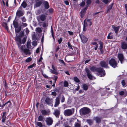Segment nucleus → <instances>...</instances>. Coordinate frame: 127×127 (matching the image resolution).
Returning a JSON list of instances; mask_svg holds the SVG:
<instances>
[{
	"label": "nucleus",
	"mask_w": 127,
	"mask_h": 127,
	"mask_svg": "<svg viewBox=\"0 0 127 127\" xmlns=\"http://www.w3.org/2000/svg\"><path fill=\"white\" fill-rule=\"evenodd\" d=\"M91 70L93 71H94L96 70L98 73V75L100 77L104 76L105 75V71L101 68L96 69L95 67H93L91 68Z\"/></svg>",
	"instance_id": "f257e3e1"
},
{
	"label": "nucleus",
	"mask_w": 127,
	"mask_h": 127,
	"mask_svg": "<svg viewBox=\"0 0 127 127\" xmlns=\"http://www.w3.org/2000/svg\"><path fill=\"white\" fill-rule=\"evenodd\" d=\"M46 18V15L44 14H41L37 17V19L38 21V25L41 26L42 21H45Z\"/></svg>",
	"instance_id": "f03ea898"
},
{
	"label": "nucleus",
	"mask_w": 127,
	"mask_h": 127,
	"mask_svg": "<svg viewBox=\"0 0 127 127\" xmlns=\"http://www.w3.org/2000/svg\"><path fill=\"white\" fill-rule=\"evenodd\" d=\"M90 19H86L84 21L83 31H86L88 26H90L92 25V22Z\"/></svg>",
	"instance_id": "7ed1b4c3"
},
{
	"label": "nucleus",
	"mask_w": 127,
	"mask_h": 127,
	"mask_svg": "<svg viewBox=\"0 0 127 127\" xmlns=\"http://www.w3.org/2000/svg\"><path fill=\"white\" fill-rule=\"evenodd\" d=\"M24 13L23 8L21 6H20L19 7L17 11L16 15L18 17H19L22 16L24 14Z\"/></svg>",
	"instance_id": "20e7f679"
},
{
	"label": "nucleus",
	"mask_w": 127,
	"mask_h": 127,
	"mask_svg": "<svg viewBox=\"0 0 127 127\" xmlns=\"http://www.w3.org/2000/svg\"><path fill=\"white\" fill-rule=\"evenodd\" d=\"M109 64L114 68L117 67V63L115 60L113 58L111 59L109 61Z\"/></svg>",
	"instance_id": "39448f33"
},
{
	"label": "nucleus",
	"mask_w": 127,
	"mask_h": 127,
	"mask_svg": "<svg viewBox=\"0 0 127 127\" xmlns=\"http://www.w3.org/2000/svg\"><path fill=\"white\" fill-rule=\"evenodd\" d=\"M74 112V110L72 109H66L64 111V114L65 116H68L72 115Z\"/></svg>",
	"instance_id": "423d86ee"
},
{
	"label": "nucleus",
	"mask_w": 127,
	"mask_h": 127,
	"mask_svg": "<svg viewBox=\"0 0 127 127\" xmlns=\"http://www.w3.org/2000/svg\"><path fill=\"white\" fill-rule=\"evenodd\" d=\"M82 113L84 115L89 113L90 111V109L87 107H84L82 109Z\"/></svg>",
	"instance_id": "0eeeda50"
},
{
	"label": "nucleus",
	"mask_w": 127,
	"mask_h": 127,
	"mask_svg": "<svg viewBox=\"0 0 127 127\" xmlns=\"http://www.w3.org/2000/svg\"><path fill=\"white\" fill-rule=\"evenodd\" d=\"M45 101L47 104L52 106H53V101L52 99L48 97L46 98L45 99Z\"/></svg>",
	"instance_id": "6e6552de"
},
{
	"label": "nucleus",
	"mask_w": 127,
	"mask_h": 127,
	"mask_svg": "<svg viewBox=\"0 0 127 127\" xmlns=\"http://www.w3.org/2000/svg\"><path fill=\"white\" fill-rule=\"evenodd\" d=\"M118 57L121 63L122 64L124 60V57L123 54L122 53H118Z\"/></svg>",
	"instance_id": "1a4fd4ad"
},
{
	"label": "nucleus",
	"mask_w": 127,
	"mask_h": 127,
	"mask_svg": "<svg viewBox=\"0 0 127 127\" xmlns=\"http://www.w3.org/2000/svg\"><path fill=\"white\" fill-rule=\"evenodd\" d=\"M53 121L52 118L50 117L47 118L46 120V122L47 125H51L52 124Z\"/></svg>",
	"instance_id": "9d476101"
},
{
	"label": "nucleus",
	"mask_w": 127,
	"mask_h": 127,
	"mask_svg": "<svg viewBox=\"0 0 127 127\" xmlns=\"http://www.w3.org/2000/svg\"><path fill=\"white\" fill-rule=\"evenodd\" d=\"M100 64L101 66L102 67L106 68L108 67V63L107 61H101L100 63Z\"/></svg>",
	"instance_id": "9b49d317"
},
{
	"label": "nucleus",
	"mask_w": 127,
	"mask_h": 127,
	"mask_svg": "<svg viewBox=\"0 0 127 127\" xmlns=\"http://www.w3.org/2000/svg\"><path fill=\"white\" fill-rule=\"evenodd\" d=\"M85 71L87 73V76L88 78L90 80L92 79L93 76L91 74L90 70L87 68L85 69Z\"/></svg>",
	"instance_id": "f8f14e48"
},
{
	"label": "nucleus",
	"mask_w": 127,
	"mask_h": 127,
	"mask_svg": "<svg viewBox=\"0 0 127 127\" xmlns=\"http://www.w3.org/2000/svg\"><path fill=\"white\" fill-rule=\"evenodd\" d=\"M80 37L83 43H85L87 42L88 39L85 36L82 35H80Z\"/></svg>",
	"instance_id": "ddd939ff"
},
{
	"label": "nucleus",
	"mask_w": 127,
	"mask_h": 127,
	"mask_svg": "<svg viewBox=\"0 0 127 127\" xmlns=\"http://www.w3.org/2000/svg\"><path fill=\"white\" fill-rule=\"evenodd\" d=\"M53 114L56 117L58 118L60 114V111L57 109H55L54 112Z\"/></svg>",
	"instance_id": "4468645a"
},
{
	"label": "nucleus",
	"mask_w": 127,
	"mask_h": 127,
	"mask_svg": "<svg viewBox=\"0 0 127 127\" xmlns=\"http://www.w3.org/2000/svg\"><path fill=\"white\" fill-rule=\"evenodd\" d=\"M88 7V6H87L85 8L83 9L80 12L81 14V17L82 18L84 16V14L86 12V10L87 9V8Z\"/></svg>",
	"instance_id": "2eb2a0df"
},
{
	"label": "nucleus",
	"mask_w": 127,
	"mask_h": 127,
	"mask_svg": "<svg viewBox=\"0 0 127 127\" xmlns=\"http://www.w3.org/2000/svg\"><path fill=\"white\" fill-rule=\"evenodd\" d=\"M16 40L18 47H20L22 44L21 39L19 37H17L16 38Z\"/></svg>",
	"instance_id": "dca6fc26"
},
{
	"label": "nucleus",
	"mask_w": 127,
	"mask_h": 127,
	"mask_svg": "<svg viewBox=\"0 0 127 127\" xmlns=\"http://www.w3.org/2000/svg\"><path fill=\"white\" fill-rule=\"evenodd\" d=\"M23 52V53L24 54L26 55H30L31 53V52L30 50L29 49L27 48L24 49V51Z\"/></svg>",
	"instance_id": "f3484780"
},
{
	"label": "nucleus",
	"mask_w": 127,
	"mask_h": 127,
	"mask_svg": "<svg viewBox=\"0 0 127 127\" xmlns=\"http://www.w3.org/2000/svg\"><path fill=\"white\" fill-rule=\"evenodd\" d=\"M60 104V99L59 97H56L55 99V102L54 105L55 107H56L58 106Z\"/></svg>",
	"instance_id": "a211bd4d"
},
{
	"label": "nucleus",
	"mask_w": 127,
	"mask_h": 127,
	"mask_svg": "<svg viewBox=\"0 0 127 127\" xmlns=\"http://www.w3.org/2000/svg\"><path fill=\"white\" fill-rule=\"evenodd\" d=\"M112 27L115 31L116 33H117L118 32L119 29L120 27L118 26L117 27H116L114 26H112Z\"/></svg>",
	"instance_id": "6ab92c4d"
},
{
	"label": "nucleus",
	"mask_w": 127,
	"mask_h": 127,
	"mask_svg": "<svg viewBox=\"0 0 127 127\" xmlns=\"http://www.w3.org/2000/svg\"><path fill=\"white\" fill-rule=\"evenodd\" d=\"M50 111L47 112L46 110H43L41 111V113L43 115H49Z\"/></svg>",
	"instance_id": "aec40b11"
},
{
	"label": "nucleus",
	"mask_w": 127,
	"mask_h": 127,
	"mask_svg": "<svg viewBox=\"0 0 127 127\" xmlns=\"http://www.w3.org/2000/svg\"><path fill=\"white\" fill-rule=\"evenodd\" d=\"M6 112H4L3 113V114L2 115V122L3 123H4L5 122V119L6 118Z\"/></svg>",
	"instance_id": "412c9836"
},
{
	"label": "nucleus",
	"mask_w": 127,
	"mask_h": 127,
	"mask_svg": "<svg viewBox=\"0 0 127 127\" xmlns=\"http://www.w3.org/2000/svg\"><path fill=\"white\" fill-rule=\"evenodd\" d=\"M121 47L122 49H126L127 48V44L125 42H123L121 44Z\"/></svg>",
	"instance_id": "4be33fe9"
},
{
	"label": "nucleus",
	"mask_w": 127,
	"mask_h": 127,
	"mask_svg": "<svg viewBox=\"0 0 127 127\" xmlns=\"http://www.w3.org/2000/svg\"><path fill=\"white\" fill-rule=\"evenodd\" d=\"M94 120L96 121V123H99L100 122L101 119L100 117H96L94 118Z\"/></svg>",
	"instance_id": "5701e85b"
},
{
	"label": "nucleus",
	"mask_w": 127,
	"mask_h": 127,
	"mask_svg": "<svg viewBox=\"0 0 127 127\" xmlns=\"http://www.w3.org/2000/svg\"><path fill=\"white\" fill-rule=\"evenodd\" d=\"M38 119L39 121H43L45 120V118L44 116L41 115L38 117Z\"/></svg>",
	"instance_id": "b1692460"
},
{
	"label": "nucleus",
	"mask_w": 127,
	"mask_h": 127,
	"mask_svg": "<svg viewBox=\"0 0 127 127\" xmlns=\"http://www.w3.org/2000/svg\"><path fill=\"white\" fill-rule=\"evenodd\" d=\"M113 5V4H112L111 5H109V6L106 9V11L107 13L109 12L111 9Z\"/></svg>",
	"instance_id": "393cba45"
},
{
	"label": "nucleus",
	"mask_w": 127,
	"mask_h": 127,
	"mask_svg": "<svg viewBox=\"0 0 127 127\" xmlns=\"http://www.w3.org/2000/svg\"><path fill=\"white\" fill-rule=\"evenodd\" d=\"M86 121L89 125H92L93 123V121L91 119L87 120Z\"/></svg>",
	"instance_id": "a878e982"
},
{
	"label": "nucleus",
	"mask_w": 127,
	"mask_h": 127,
	"mask_svg": "<svg viewBox=\"0 0 127 127\" xmlns=\"http://www.w3.org/2000/svg\"><path fill=\"white\" fill-rule=\"evenodd\" d=\"M19 49H21L23 52L24 51V49H26L25 46L24 45H22L21 46H20V47H18Z\"/></svg>",
	"instance_id": "bb28decb"
},
{
	"label": "nucleus",
	"mask_w": 127,
	"mask_h": 127,
	"mask_svg": "<svg viewBox=\"0 0 127 127\" xmlns=\"http://www.w3.org/2000/svg\"><path fill=\"white\" fill-rule=\"evenodd\" d=\"M83 88L85 90H87L88 88V85L86 84H83Z\"/></svg>",
	"instance_id": "cd10ccee"
},
{
	"label": "nucleus",
	"mask_w": 127,
	"mask_h": 127,
	"mask_svg": "<svg viewBox=\"0 0 127 127\" xmlns=\"http://www.w3.org/2000/svg\"><path fill=\"white\" fill-rule=\"evenodd\" d=\"M41 4V3L40 1H38L36 2V4H35L34 6L35 7H37L39 6Z\"/></svg>",
	"instance_id": "c85d7f7f"
},
{
	"label": "nucleus",
	"mask_w": 127,
	"mask_h": 127,
	"mask_svg": "<svg viewBox=\"0 0 127 127\" xmlns=\"http://www.w3.org/2000/svg\"><path fill=\"white\" fill-rule=\"evenodd\" d=\"M27 6V4L26 2L23 1L22 3L21 6L23 7L24 8H25Z\"/></svg>",
	"instance_id": "c756f323"
},
{
	"label": "nucleus",
	"mask_w": 127,
	"mask_h": 127,
	"mask_svg": "<svg viewBox=\"0 0 127 127\" xmlns=\"http://www.w3.org/2000/svg\"><path fill=\"white\" fill-rule=\"evenodd\" d=\"M80 122L79 121L76 122L75 124V127H80Z\"/></svg>",
	"instance_id": "7c9ffc66"
},
{
	"label": "nucleus",
	"mask_w": 127,
	"mask_h": 127,
	"mask_svg": "<svg viewBox=\"0 0 127 127\" xmlns=\"http://www.w3.org/2000/svg\"><path fill=\"white\" fill-rule=\"evenodd\" d=\"M99 44L100 45L99 46V49L100 51L101 52L102 51V48L103 46V44L102 42H100L99 43Z\"/></svg>",
	"instance_id": "2f4dec72"
},
{
	"label": "nucleus",
	"mask_w": 127,
	"mask_h": 127,
	"mask_svg": "<svg viewBox=\"0 0 127 127\" xmlns=\"http://www.w3.org/2000/svg\"><path fill=\"white\" fill-rule=\"evenodd\" d=\"M15 28L16 33V35H17V33H18L20 31L21 28V27H19V28Z\"/></svg>",
	"instance_id": "473e14b6"
},
{
	"label": "nucleus",
	"mask_w": 127,
	"mask_h": 127,
	"mask_svg": "<svg viewBox=\"0 0 127 127\" xmlns=\"http://www.w3.org/2000/svg\"><path fill=\"white\" fill-rule=\"evenodd\" d=\"M13 24L15 28H17L18 26V23L17 22L14 21L13 22Z\"/></svg>",
	"instance_id": "72a5a7b5"
},
{
	"label": "nucleus",
	"mask_w": 127,
	"mask_h": 127,
	"mask_svg": "<svg viewBox=\"0 0 127 127\" xmlns=\"http://www.w3.org/2000/svg\"><path fill=\"white\" fill-rule=\"evenodd\" d=\"M35 31L36 32L39 33H40L42 32L41 29L39 27L36 28L35 29Z\"/></svg>",
	"instance_id": "f704fd0d"
},
{
	"label": "nucleus",
	"mask_w": 127,
	"mask_h": 127,
	"mask_svg": "<svg viewBox=\"0 0 127 127\" xmlns=\"http://www.w3.org/2000/svg\"><path fill=\"white\" fill-rule=\"evenodd\" d=\"M44 6L45 8L46 9H47L49 8V6L48 4V3L46 1L45 2L44 4Z\"/></svg>",
	"instance_id": "c9c22d12"
},
{
	"label": "nucleus",
	"mask_w": 127,
	"mask_h": 127,
	"mask_svg": "<svg viewBox=\"0 0 127 127\" xmlns=\"http://www.w3.org/2000/svg\"><path fill=\"white\" fill-rule=\"evenodd\" d=\"M112 34V33H110L107 36V38L108 39H112L113 38V37L111 35Z\"/></svg>",
	"instance_id": "e433bc0d"
},
{
	"label": "nucleus",
	"mask_w": 127,
	"mask_h": 127,
	"mask_svg": "<svg viewBox=\"0 0 127 127\" xmlns=\"http://www.w3.org/2000/svg\"><path fill=\"white\" fill-rule=\"evenodd\" d=\"M6 105L7 106H8V107H10L11 105L10 101H8L7 103L5 104L4 105Z\"/></svg>",
	"instance_id": "4c0bfd02"
},
{
	"label": "nucleus",
	"mask_w": 127,
	"mask_h": 127,
	"mask_svg": "<svg viewBox=\"0 0 127 127\" xmlns=\"http://www.w3.org/2000/svg\"><path fill=\"white\" fill-rule=\"evenodd\" d=\"M48 24L45 22H43L42 24V26L44 28L46 27L47 26Z\"/></svg>",
	"instance_id": "58836bf2"
},
{
	"label": "nucleus",
	"mask_w": 127,
	"mask_h": 127,
	"mask_svg": "<svg viewBox=\"0 0 127 127\" xmlns=\"http://www.w3.org/2000/svg\"><path fill=\"white\" fill-rule=\"evenodd\" d=\"M32 58L31 57H29L26 60V62L27 63L29 62L32 60Z\"/></svg>",
	"instance_id": "ea45409f"
},
{
	"label": "nucleus",
	"mask_w": 127,
	"mask_h": 127,
	"mask_svg": "<svg viewBox=\"0 0 127 127\" xmlns=\"http://www.w3.org/2000/svg\"><path fill=\"white\" fill-rule=\"evenodd\" d=\"M74 80L77 83H79L80 82V80L76 77H74Z\"/></svg>",
	"instance_id": "a19ab883"
},
{
	"label": "nucleus",
	"mask_w": 127,
	"mask_h": 127,
	"mask_svg": "<svg viewBox=\"0 0 127 127\" xmlns=\"http://www.w3.org/2000/svg\"><path fill=\"white\" fill-rule=\"evenodd\" d=\"M68 86V83L66 81H65L64 82V86L65 87H67Z\"/></svg>",
	"instance_id": "79ce46f5"
},
{
	"label": "nucleus",
	"mask_w": 127,
	"mask_h": 127,
	"mask_svg": "<svg viewBox=\"0 0 127 127\" xmlns=\"http://www.w3.org/2000/svg\"><path fill=\"white\" fill-rule=\"evenodd\" d=\"M37 125L40 127H42L43 125L40 122H38L37 123Z\"/></svg>",
	"instance_id": "37998d69"
},
{
	"label": "nucleus",
	"mask_w": 127,
	"mask_h": 127,
	"mask_svg": "<svg viewBox=\"0 0 127 127\" xmlns=\"http://www.w3.org/2000/svg\"><path fill=\"white\" fill-rule=\"evenodd\" d=\"M50 71L51 73H54L55 74H57V72L54 70L50 69Z\"/></svg>",
	"instance_id": "c03bdc74"
},
{
	"label": "nucleus",
	"mask_w": 127,
	"mask_h": 127,
	"mask_svg": "<svg viewBox=\"0 0 127 127\" xmlns=\"http://www.w3.org/2000/svg\"><path fill=\"white\" fill-rule=\"evenodd\" d=\"M27 25V24L26 23H22L21 24V26H22L23 27H26Z\"/></svg>",
	"instance_id": "a18cd8bd"
},
{
	"label": "nucleus",
	"mask_w": 127,
	"mask_h": 127,
	"mask_svg": "<svg viewBox=\"0 0 127 127\" xmlns=\"http://www.w3.org/2000/svg\"><path fill=\"white\" fill-rule=\"evenodd\" d=\"M32 45L34 46H36L37 45V42L36 41H33L32 43Z\"/></svg>",
	"instance_id": "49530a36"
},
{
	"label": "nucleus",
	"mask_w": 127,
	"mask_h": 127,
	"mask_svg": "<svg viewBox=\"0 0 127 127\" xmlns=\"http://www.w3.org/2000/svg\"><path fill=\"white\" fill-rule=\"evenodd\" d=\"M65 98L63 95L62 96V97L61 100V102H64L65 100Z\"/></svg>",
	"instance_id": "de8ad7c7"
},
{
	"label": "nucleus",
	"mask_w": 127,
	"mask_h": 127,
	"mask_svg": "<svg viewBox=\"0 0 127 127\" xmlns=\"http://www.w3.org/2000/svg\"><path fill=\"white\" fill-rule=\"evenodd\" d=\"M68 47L69 49H72V46L69 42H68Z\"/></svg>",
	"instance_id": "09e8293b"
},
{
	"label": "nucleus",
	"mask_w": 127,
	"mask_h": 127,
	"mask_svg": "<svg viewBox=\"0 0 127 127\" xmlns=\"http://www.w3.org/2000/svg\"><path fill=\"white\" fill-rule=\"evenodd\" d=\"M121 83L122 86L124 87L126 83L125 82L124 80H123L121 82Z\"/></svg>",
	"instance_id": "8fccbe9b"
},
{
	"label": "nucleus",
	"mask_w": 127,
	"mask_h": 127,
	"mask_svg": "<svg viewBox=\"0 0 127 127\" xmlns=\"http://www.w3.org/2000/svg\"><path fill=\"white\" fill-rule=\"evenodd\" d=\"M27 46L28 48H30V44L29 42H28L27 44Z\"/></svg>",
	"instance_id": "3c124183"
},
{
	"label": "nucleus",
	"mask_w": 127,
	"mask_h": 127,
	"mask_svg": "<svg viewBox=\"0 0 127 127\" xmlns=\"http://www.w3.org/2000/svg\"><path fill=\"white\" fill-rule=\"evenodd\" d=\"M42 54H41L40 56V59L38 60V62H40L41 61V60H43V58L42 57Z\"/></svg>",
	"instance_id": "603ef678"
},
{
	"label": "nucleus",
	"mask_w": 127,
	"mask_h": 127,
	"mask_svg": "<svg viewBox=\"0 0 127 127\" xmlns=\"http://www.w3.org/2000/svg\"><path fill=\"white\" fill-rule=\"evenodd\" d=\"M4 87L5 89H7L8 88V86L7 84L6 83V82L5 81L4 84Z\"/></svg>",
	"instance_id": "864d4df0"
},
{
	"label": "nucleus",
	"mask_w": 127,
	"mask_h": 127,
	"mask_svg": "<svg viewBox=\"0 0 127 127\" xmlns=\"http://www.w3.org/2000/svg\"><path fill=\"white\" fill-rule=\"evenodd\" d=\"M21 19L22 21L25 22L26 21V19L24 17H23L21 18Z\"/></svg>",
	"instance_id": "5fc2aeb1"
},
{
	"label": "nucleus",
	"mask_w": 127,
	"mask_h": 127,
	"mask_svg": "<svg viewBox=\"0 0 127 127\" xmlns=\"http://www.w3.org/2000/svg\"><path fill=\"white\" fill-rule=\"evenodd\" d=\"M91 0H87L86 3L87 4H91Z\"/></svg>",
	"instance_id": "6e6d98bb"
},
{
	"label": "nucleus",
	"mask_w": 127,
	"mask_h": 127,
	"mask_svg": "<svg viewBox=\"0 0 127 127\" xmlns=\"http://www.w3.org/2000/svg\"><path fill=\"white\" fill-rule=\"evenodd\" d=\"M62 40V38H60L58 40V41L59 44H60Z\"/></svg>",
	"instance_id": "4d7b16f0"
},
{
	"label": "nucleus",
	"mask_w": 127,
	"mask_h": 127,
	"mask_svg": "<svg viewBox=\"0 0 127 127\" xmlns=\"http://www.w3.org/2000/svg\"><path fill=\"white\" fill-rule=\"evenodd\" d=\"M54 83L55 84L57 80V79L58 78V77L57 76H55L54 77Z\"/></svg>",
	"instance_id": "13d9d810"
},
{
	"label": "nucleus",
	"mask_w": 127,
	"mask_h": 127,
	"mask_svg": "<svg viewBox=\"0 0 127 127\" xmlns=\"http://www.w3.org/2000/svg\"><path fill=\"white\" fill-rule=\"evenodd\" d=\"M51 95L55 96L57 94L55 92H52Z\"/></svg>",
	"instance_id": "bf43d9fd"
},
{
	"label": "nucleus",
	"mask_w": 127,
	"mask_h": 127,
	"mask_svg": "<svg viewBox=\"0 0 127 127\" xmlns=\"http://www.w3.org/2000/svg\"><path fill=\"white\" fill-rule=\"evenodd\" d=\"M34 66V64H32L29 66L28 67L29 68H32Z\"/></svg>",
	"instance_id": "052dcab7"
},
{
	"label": "nucleus",
	"mask_w": 127,
	"mask_h": 127,
	"mask_svg": "<svg viewBox=\"0 0 127 127\" xmlns=\"http://www.w3.org/2000/svg\"><path fill=\"white\" fill-rule=\"evenodd\" d=\"M85 4V2L84 1H83L80 4V6H83Z\"/></svg>",
	"instance_id": "680f3d73"
},
{
	"label": "nucleus",
	"mask_w": 127,
	"mask_h": 127,
	"mask_svg": "<svg viewBox=\"0 0 127 127\" xmlns=\"http://www.w3.org/2000/svg\"><path fill=\"white\" fill-rule=\"evenodd\" d=\"M52 69H53V70L56 71L57 70V69L53 65H52Z\"/></svg>",
	"instance_id": "e2e57ef3"
},
{
	"label": "nucleus",
	"mask_w": 127,
	"mask_h": 127,
	"mask_svg": "<svg viewBox=\"0 0 127 127\" xmlns=\"http://www.w3.org/2000/svg\"><path fill=\"white\" fill-rule=\"evenodd\" d=\"M26 34H28L29 32V31L28 30V29L27 28L26 29Z\"/></svg>",
	"instance_id": "0e129e2a"
},
{
	"label": "nucleus",
	"mask_w": 127,
	"mask_h": 127,
	"mask_svg": "<svg viewBox=\"0 0 127 127\" xmlns=\"http://www.w3.org/2000/svg\"><path fill=\"white\" fill-rule=\"evenodd\" d=\"M59 62L60 63H63L64 64V61L62 60H59Z\"/></svg>",
	"instance_id": "69168bd1"
},
{
	"label": "nucleus",
	"mask_w": 127,
	"mask_h": 127,
	"mask_svg": "<svg viewBox=\"0 0 127 127\" xmlns=\"http://www.w3.org/2000/svg\"><path fill=\"white\" fill-rule=\"evenodd\" d=\"M65 3L67 5H69V3L68 1L67 0H65L64 1Z\"/></svg>",
	"instance_id": "338daca9"
},
{
	"label": "nucleus",
	"mask_w": 127,
	"mask_h": 127,
	"mask_svg": "<svg viewBox=\"0 0 127 127\" xmlns=\"http://www.w3.org/2000/svg\"><path fill=\"white\" fill-rule=\"evenodd\" d=\"M68 32L69 33V35H72L73 34V32H70L69 31H68Z\"/></svg>",
	"instance_id": "774afa93"
}]
</instances>
